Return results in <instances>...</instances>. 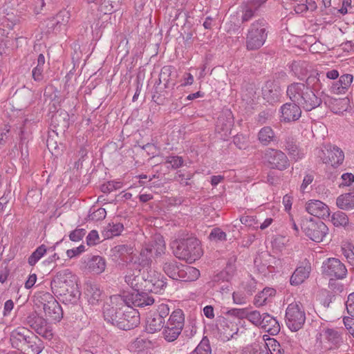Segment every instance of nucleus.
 Segmentation results:
<instances>
[{"mask_svg": "<svg viewBox=\"0 0 354 354\" xmlns=\"http://www.w3.org/2000/svg\"><path fill=\"white\" fill-rule=\"evenodd\" d=\"M10 341L13 348L24 354H39L44 348L43 341L24 327L13 330L10 335Z\"/></svg>", "mask_w": 354, "mask_h": 354, "instance_id": "f257e3e1", "label": "nucleus"}, {"mask_svg": "<svg viewBox=\"0 0 354 354\" xmlns=\"http://www.w3.org/2000/svg\"><path fill=\"white\" fill-rule=\"evenodd\" d=\"M71 272L64 270L57 273L51 281L50 286L55 295L62 297L63 302L76 303L80 297V292L74 286Z\"/></svg>", "mask_w": 354, "mask_h": 354, "instance_id": "f03ea898", "label": "nucleus"}, {"mask_svg": "<svg viewBox=\"0 0 354 354\" xmlns=\"http://www.w3.org/2000/svg\"><path fill=\"white\" fill-rule=\"evenodd\" d=\"M287 95L290 100L306 111H312L322 104V99L303 83L295 82L287 88Z\"/></svg>", "mask_w": 354, "mask_h": 354, "instance_id": "7ed1b4c3", "label": "nucleus"}, {"mask_svg": "<svg viewBox=\"0 0 354 354\" xmlns=\"http://www.w3.org/2000/svg\"><path fill=\"white\" fill-rule=\"evenodd\" d=\"M268 34V24L264 18L253 21L248 29L245 48L248 50H257L265 44Z\"/></svg>", "mask_w": 354, "mask_h": 354, "instance_id": "20e7f679", "label": "nucleus"}, {"mask_svg": "<svg viewBox=\"0 0 354 354\" xmlns=\"http://www.w3.org/2000/svg\"><path fill=\"white\" fill-rule=\"evenodd\" d=\"M174 253L179 259L192 263L201 258L203 250L198 239L195 237H188L176 242Z\"/></svg>", "mask_w": 354, "mask_h": 354, "instance_id": "39448f33", "label": "nucleus"}, {"mask_svg": "<svg viewBox=\"0 0 354 354\" xmlns=\"http://www.w3.org/2000/svg\"><path fill=\"white\" fill-rule=\"evenodd\" d=\"M185 325V316L182 310L172 312L162 331L165 339L169 342L175 341L182 333Z\"/></svg>", "mask_w": 354, "mask_h": 354, "instance_id": "423d86ee", "label": "nucleus"}, {"mask_svg": "<svg viewBox=\"0 0 354 354\" xmlns=\"http://www.w3.org/2000/svg\"><path fill=\"white\" fill-rule=\"evenodd\" d=\"M301 229L306 236L315 242H322L328 234V228L319 218H306L302 221Z\"/></svg>", "mask_w": 354, "mask_h": 354, "instance_id": "0eeeda50", "label": "nucleus"}, {"mask_svg": "<svg viewBox=\"0 0 354 354\" xmlns=\"http://www.w3.org/2000/svg\"><path fill=\"white\" fill-rule=\"evenodd\" d=\"M285 318L286 326L291 331L301 329L306 322V313L302 304L297 302L290 304L286 308Z\"/></svg>", "mask_w": 354, "mask_h": 354, "instance_id": "6e6552de", "label": "nucleus"}, {"mask_svg": "<svg viewBox=\"0 0 354 354\" xmlns=\"http://www.w3.org/2000/svg\"><path fill=\"white\" fill-rule=\"evenodd\" d=\"M263 159L265 164L272 169L284 171L290 166V160L281 150L266 148L263 152Z\"/></svg>", "mask_w": 354, "mask_h": 354, "instance_id": "1a4fd4ad", "label": "nucleus"}, {"mask_svg": "<svg viewBox=\"0 0 354 354\" xmlns=\"http://www.w3.org/2000/svg\"><path fill=\"white\" fill-rule=\"evenodd\" d=\"M142 279H144V288L153 292L160 293L163 290L166 286L167 279L160 272L153 270L151 268L142 270Z\"/></svg>", "mask_w": 354, "mask_h": 354, "instance_id": "9d476101", "label": "nucleus"}, {"mask_svg": "<svg viewBox=\"0 0 354 354\" xmlns=\"http://www.w3.org/2000/svg\"><path fill=\"white\" fill-rule=\"evenodd\" d=\"M27 324L38 335L46 339L50 340L53 337L51 325L37 312H31L26 317Z\"/></svg>", "mask_w": 354, "mask_h": 354, "instance_id": "9b49d317", "label": "nucleus"}, {"mask_svg": "<svg viewBox=\"0 0 354 354\" xmlns=\"http://www.w3.org/2000/svg\"><path fill=\"white\" fill-rule=\"evenodd\" d=\"M322 272L324 276L341 280L345 279L348 273L346 266L337 258L326 259L322 263Z\"/></svg>", "mask_w": 354, "mask_h": 354, "instance_id": "f8f14e48", "label": "nucleus"}, {"mask_svg": "<svg viewBox=\"0 0 354 354\" xmlns=\"http://www.w3.org/2000/svg\"><path fill=\"white\" fill-rule=\"evenodd\" d=\"M118 317L115 326L124 330H131L140 324V314L132 308L119 312Z\"/></svg>", "mask_w": 354, "mask_h": 354, "instance_id": "ddd939ff", "label": "nucleus"}, {"mask_svg": "<svg viewBox=\"0 0 354 354\" xmlns=\"http://www.w3.org/2000/svg\"><path fill=\"white\" fill-rule=\"evenodd\" d=\"M127 305L130 304L135 307L144 308L154 304V298L149 293L142 290L132 291L125 296Z\"/></svg>", "mask_w": 354, "mask_h": 354, "instance_id": "4468645a", "label": "nucleus"}, {"mask_svg": "<svg viewBox=\"0 0 354 354\" xmlns=\"http://www.w3.org/2000/svg\"><path fill=\"white\" fill-rule=\"evenodd\" d=\"M268 0H249L241 6V22L245 23L254 17Z\"/></svg>", "mask_w": 354, "mask_h": 354, "instance_id": "2eb2a0df", "label": "nucleus"}, {"mask_svg": "<svg viewBox=\"0 0 354 354\" xmlns=\"http://www.w3.org/2000/svg\"><path fill=\"white\" fill-rule=\"evenodd\" d=\"M327 156L324 150H319L318 156L321 158L323 163L329 164L333 167H336L342 163L344 155L343 151L337 147L333 146L326 150Z\"/></svg>", "mask_w": 354, "mask_h": 354, "instance_id": "dca6fc26", "label": "nucleus"}, {"mask_svg": "<svg viewBox=\"0 0 354 354\" xmlns=\"http://www.w3.org/2000/svg\"><path fill=\"white\" fill-rule=\"evenodd\" d=\"M50 126L53 131L58 134L65 132L69 127V114L63 109L57 110L51 117Z\"/></svg>", "mask_w": 354, "mask_h": 354, "instance_id": "f3484780", "label": "nucleus"}, {"mask_svg": "<svg viewBox=\"0 0 354 354\" xmlns=\"http://www.w3.org/2000/svg\"><path fill=\"white\" fill-rule=\"evenodd\" d=\"M113 257L118 264L125 265L133 263V249L127 245H117L113 250Z\"/></svg>", "mask_w": 354, "mask_h": 354, "instance_id": "a211bd4d", "label": "nucleus"}, {"mask_svg": "<svg viewBox=\"0 0 354 354\" xmlns=\"http://www.w3.org/2000/svg\"><path fill=\"white\" fill-rule=\"evenodd\" d=\"M306 210L315 218H324L330 215L328 207L319 200H310L306 204Z\"/></svg>", "mask_w": 354, "mask_h": 354, "instance_id": "6ab92c4d", "label": "nucleus"}, {"mask_svg": "<svg viewBox=\"0 0 354 354\" xmlns=\"http://www.w3.org/2000/svg\"><path fill=\"white\" fill-rule=\"evenodd\" d=\"M144 248L149 249V253L152 256V259L160 257L165 253L166 247L164 239L160 234H156L151 241L145 243Z\"/></svg>", "mask_w": 354, "mask_h": 354, "instance_id": "aec40b11", "label": "nucleus"}, {"mask_svg": "<svg viewBox=\"0 0 354 354\" xmlns=\"http://www.w3.org/2000/svg\"><path fill=\"white\" fill-rule=\"evenodd\" d=\"M283 148L295 161L302 159L305 156L304 149L298 146L297 140L292 136H287L285 138Z\"/></svg>", "mask_w": 354, "mask_h": 354, "instance_id": "412c9836", "label": "nucleus"}, {"mask_svg": "<svg viewBox=\"0 0 354 354\" xmlns=\"http://www.w3.org/2000/svg\"><path fill=\"white\" fill-rule=\"evenodd\" d=\"M281 117L284 122L298 120L301 115V109L295 102H287L281 107Z\"/></svg>", "mask_w": 354, "mask_h": 354, "instance_id": "4be33fe9", "label": "nucleus"}, {"mask_svg": "<svg viewBox=\"0 0 354 354\" xmlns=\"http://www.w3.org/2000/svg\"><path fill=\"white\" fill-rule=\"evenodd\" d=\"M326 84H328V82L326 81L325 73L313 71L307 77L304 84L313 91L317 92L322 89Z\"/></svg>", "mask_w": 354, "mask_h": 354, "instance_id": "5701e85b", "label": "nucleus"}, {"mask_svg": "<svg viewBox=\"0 0 354 354\" xmlns=\"http://www.w3.org/2000/svg\"><path fill=\"white\" fill-rule=\"evenodd\" d=\"M148 252H149V249L142 247L139 255L136 257L133 255V263L138 270V272H141L142 270L151 268L153 259L152 256Z\"/></svg>", "mask_w": 354, "mask_h": 354, "instance_id": "b1692460", "label": "nucleus"}, {"mask_svg": "<svg viewBox=\"0 0 354 354\" xmlns=\"http://www.w3.org/2000/svg\"><path fill=\"white\" fill-rule=\"evenodd\" d=\"M353 80L351 74H344L339 80L334 82L330 86V91L334 94H344L348 90Z\"/></svg>", "mask_w": 354, "mask_h": 354, "instance_id": "393cba45", "label": "nucleus"}, {"mask_svg": "<svg viewBox=\"0 0 354 354\" xmlns=\"http://www.w3.org/2000/svg\"><path fill=\"white\" fill-rule=\"evenodd\" d=\"M262 95L270 104L277 102L279 100V88L273 82L268 81L262 88Z\"/></svg>", "mask_w": 354, "mask_h": 354, "instance_id": "a878e982", "label": "nucleus"}, {"mask_svg": "<svg viewBox=\"0 0 354 354\" xmlns=\"http://www.w3.org/2000/svg\"><path fill=\"white\" fill-rule=\"evenodd\" d=\"M310 269L308 263H306L305 266H298L290 277V284L295 286L301 284L309 277Z\"/></svg>", "mask_w": 354, "mask_h": 354, "instance_id": "bb28decb", "label": "nucleus"}, {"mask_svg": "<svg viewBox=\"0 0 354 354\" xmlns=\"http://www.w3.org/2000/svg\"><path fill=\"white\" fill-rule=\"evenodd\" d=\"M85 295L91 305H96L101 300L102 290L98 284L91 282L86 283Z\"/></svg>", "mask_w": 354, "mask_h": 354, "instance_id": "cd10ccee", "label": "nucleus"}, {"mask_svg": "<svg viewBox=\"0 0 354 354\" xmlns=\"http://www.w3.org/2000/svg\"><path fill=\"white\" fill-rule=\"evenodd\" d=\"M106 268V261L100 256H93L88 259L86 268L88 272L99 274L103 272Z\"/></svg>", "mask_w": 354, "mask_h": 354, "instance_id": "c85d7f7f", "label": "nucleus"}, {"mask_svg": "<svg viewBox=\"0 0 354 354\" xmlns=\"http://www.w3.org/2000/svg\"><path fill=\"white\" fill-rule=\"evenodd\" d=\"M260 327L271 335H276L280 331L279 322L268 313H263V319Z\"/></svg>", "mask_w": 354, "mask_h": 354, "instance_id": "c756f323", "label": "nucleus"}, {"mask_svg": "<svg viewBox=\"0 0 354 354\" xmlns=\"http://www.w3.org/2000/svg\"><path fill=\"white\" fill-rule=\"evenodd\" d=\"M43 309L46 316L53 322H59L63 317L62 308L56 299Z\"/></svg>", "mask_w": 354, "mask_h": 354, "instance_id": "7c9ffc66", "label": "nucleus"}, {"mask_svg": "<svg viewBox=\"0 0 354 354\" xmlns=\"http://www.w3.org/2000/svg\"><path fill=\"white\" fill-rule=\"evenodd\" d=\"M337 206L344 210L354 209V188L349 192L339 195L336 199Z\"/></svg>", "mask_w": 354, "mask_h": 354, "instance_id": "2f4dec72", "label": "nucleus"}, {"mask_svg": "<svg viewBox=\"0 0 354 354\" xmlns=\"http://www.w3.org/2000/svg\"><path fill=\"white\" fill-rule=\"evenodd\" d=\"M257 140L263 146H268L277 140V137L273 129L266 126L262 127L258 132Z\"/></svg>", "mask_w": 354, "mask_h": 354, "instance_id": "473e14b6", "label": "nucleus"}, {"mask_svg": "<svg viewBox=\"0 0 354 354\" xmlns=\"http://www.w3.org/2000/svg\"><path fill=\"white\" fill-rule=\"evenodd\" d=\"M178 274V280L183 281H193L196 280L200 276V272L198 269L185 265H180Z\"/></svg>", "mask_w": 354, "mask_h": 354, "instance_id": "72a5a7b5", "label": "nucleus"}, {"mask_svg": "<svg viewBox=\"0 0 354 354\" xmlns=\"http://www.w3.org/2000/svg\"><path fill=\"white\" fill-rule=\"evenodd\" d=\"M348 100L347 98H333L328 97L325 101V104L328 106L330 109L335 113H341L346 111L348 107Z\"/></svg>", "mask_w": 354, "mask_h": 354, "instance_id": "f704fd0d", "label": "nucleus"}, {"mask_svg": "<svg viewBox=\"0 0 354 354\" xmlns=\"http://www.w3.org/2000/svg\"><path fill=\"white\" fill-rule=\"evenodd\" d=\"M232 125L233 121L230 114L226 118L221 115L216 121V129L219 133H222V136H227L231 134Z\"/></svg>", "mask_w": 354, "mask_h": 354, "instance_id": "c9c22d12", "label": "nucleus"}, {"mask_svg": "<svg viewBox=\"0 0 354 354\" xmlns=\"http://www.w3.org/2000/svg\"><path fill=\"white\" fill-rule=\"evenodd\" d=\"M165 319L160 318L155 313L150 315L147 319L146 329L149 333H154L164 328Z\"/></svg>", "mask_w": 354, "mask_h": 354, "instance_id": "e433bc0d", "label": "nucleus"}, {"mask_svg": "<svg viewBox=\"0 0 354 354\" xmlns=\"http://www.w3.org/2000/svg\"><path fill=\"white\" fill-rule=\"evenodd\" d=\"M125 282L131 287L132 291H140L142 290L144 279H142V272L138 274H129L124 277Z\"/></svg>", "mask_w": 354, "mask_h": 354, "instance_id": "4c0bfd02", "label": "nucleus"}, {"mask_svg": "<svg viewBox=\"0 0 354 354\" xmlns=\"http://www.w3.org/2000/svg\"><path fill=\"white\" fill-rule=\"evenodd\" d=\"M276 290L272 288H265L259 292L254 299V304L257 307H261L267 304L268 299L274 296Z\"/></svg>", "mask_w": 354, "mask_h": 354, "instance_id": "58836bf2", "label": "nucleus"}, {"mask_svg": "<svg viewBox=\"0 0 354 354\" xmlns=\"http://www.w3.org/2000/svg\"><path fill=\"white\" fill-rule=\"evenodd\" d=\"M180 265L174 261H167L164 263L162 270L165 273L174 280H178L179 277L178 271H180Z\"/></svg>", "mask_w": 354, "mask_h": 354, "instance_id": "ea45409f", "label": "nucleus"}, {"mask_svg": "<svg viewBox=\"0 0 354 354\" xmlns=\"http://www.w3.org/2000/svg\"><path fill=\"white\" fill-rule=\"evenodd\" d=\"M121 309H118L109 304H106L103 308V315L104 320L113 325H116V320H118L119 312Z\"/></svg>", "mask_w": 354, "mask_h": 354, "instance_id": "a19ab883", "label": "nucleus"}, {"mask_svg": "<svg viewBox=\"0 0 354 354\" xmlns=\"http://www.w3.org/2000/svg\"><path fill=\"white\" fill-rule=\"evenodd\" d=\"M124 230V225L120 222L110 223L106 227L103 235L105 239H110L113 236H119Z\"/></svg>", "mask_w": 354, "mask_h": 354, "instance_id": "79ce46f5", "label": "nucleus"}, {"mask_svg": "<svg viewBox=\"0 0 354 354\" xmlns=\"http://www.w3.org/2000/svg\"><path fill=\"white\" fill-rule=\"evenodd\" d=\"M60 0H36L33 4V10L36 15L40 14L43 10H50L53 6Z\"/></svg>", "mask_w": 354, "mask_h": 354, "instance_id": "37998d69", "label": "nucleus"}, {"mask_svg": "<svg viewBox=\"0 0 354 354\" xmlns=\"http://www.w3.org/2000/svg\"><path fill=\"white\" fill-rule=\"evenodd\" d=\"M171 73L172 68L170 66H165L162 68L160 73L159 74L160 76V82H162L164 84V88H169L170 84L172 85V88L176 85L174 82H171Z\"/></svg>", "mask_w": 354, "mask_h": 354, "instance_id": "c03bdc74", "label": "nucleus"}, {"mask_svg": "<svg viewBox=\"0 0 354 354\" xmlns=\"http://www.w3.org/2000/svg\"><path fill=\"white\" fill-rule=\"evenodd\" d=\"M337 280L338 279L335 278H330L328 281V288L329 289V292L333 294V295H328L330 301H332L333 297L341 294L344 290V284Z\"/></svg>", "mask_w": 354, "mask_h": 354, "instance_id": "a18cd8bd", "label": "nucleus"}, {"mask_svg": "<svg viewBox=\"0 0 354 354\" xmlns=\"http://www.w3.org/2000/svg\"><path fill=\"white\" fill-rule=\"evenodd\" d=\"M258 98L257 89L253 85H250L243 91L242 100L248 104H252Z\"/></svg>", "mask_w": 354, "mask_h": 354, "instance_id": "49530a36", "label": "nucleus"}, {"mask_svg": "<svg viewBox=\"0 0 354 354\" xmlns=\"http://www.w3.org/2000/svg\"><path fill=\"white\" fill-rule=\"evenodd\" d=\"M43 25L44 26V29L48 34H56L62 30L53 17L45 20Z\"/></svg>", "mask_w": 354, "mask_h": 354, "instance_id": "de8ad7c7", "label": "nucleus"}, {"mask_svg": "<svg viewBox=\"0 0 354 354\" xmlns=\"http://www.w3.org/2000/svg\"><path fill=\"white\" fill-rule=\"evenodd\" d=\"M331 222L336 227L346 226L348 223V218L344 212L337 211L333 214Z\"/></svg>", "mask_w": 354, "mask_h": 354, "instance_id": "09e8293b", "label": "nucleus"}, {"mask_svg": "<svg viewBox=\"0 0 354 354\" xmlns=\"http://www.w3.org/2000/svg\"><path fill=\"white\" fill-rule=\"evenodd\" d=\"M212 348L209 340L207 337H204L197 347L191 354H211Z\"/></svg>", "mask_w": 354, "mask_h": 354, "instance_id": "8fccbe9b", "label": "nucleus"}, {"mask_svg": "<svg viewBox=\"0 0 354 354\" xmlns=\"http://www.w3.org/2000/svg\"><path fill=\"white\" fill-rule=\"evenodd\" d=\"M47 249L44 245L39 246L28 257V262L30 266H35L46 254Z\"/></svg>", "mask_w": 354, "mask_h": 354, "instance_id": "3c124183", "label": "nucleus"}, {"mask_svg": "<svg viewBox=\"0 0 354 354\" xmlns=\"http://www.w3.org/2000/svg\"><path fill=\"white\" fill-rule=\"evenodd\" d=\"M236 272V267L232 262H228L225 270L221 272L218 275V279H223V281H229L234 276Z\"/></svg>", "mask_w": 354, "mask_h": 354, "instance_id": "603ef678", "label": "nucleus"}, {"mask_svg": "<svg viewBox=\"0 0 354 354\" xmlns=\"http://www.w3.org/2000/svg\"><path fill=\"white\" fill-rule=\"evenodd\" d=\"M326 339L334 345L339 344L342 339L341 334L333 328H327L324 331Z\"/></svg>", "mask_w": 354, "mask_h": 354, "instance_id": "864d4df0", "label": "nucleus"}, {"mask_svg": "<svg viewBox=\"0 0 354 354\" xmlns=\"http://www.w3.org/2000/svg\"><path fill=\"white\" fill-rule=\"evenodd\" d=\"M106 216V211L104 208H95V207H93L90 209L88 215L90 220L95 221L103 220L105 218Z\"/></svg>", "mask_w": 354, "mask_h": 354, "instance_id": "5fc2aeb1", "label": "nucleus"}, {"mask_svg": "<svg viewBox=\"0 0 354 354\" xmlns=\"http://www.w3.org/2000/svg\"><path fill=\"white\" fill-rule=\"evenodd\" d=\"M266 344L270 354H284L283 349L275 339L269 337L266 339Z\"/></svg>", "mask_w": 354, "mask_h": 354, "instance_id": "6e6d98bb", "label": "nucleus"}, {"mask_svg": "<svg viewBox=\"0 0 354 354\" xmlns=\"http://www.w3.org/2000/svg\"><path fill=\"white\" fill-rule=\"evenodd\" d=\"M20 21V19L19 17L13 15V14H7L2 19L1 24L3 27H6L9 29H12L15 26H17Z\"/></svg>", "mask_w": 354, "mask_h": 354, "instance_id": "4d7b16f0", "label": "nucleus"}, {"mask_svg": "<svg viewBox=\"0 0 354 354\" xmlns=\"http://www.w3.org/2000/svg\"><path fill=\"white\" fill-rule=\"evenodd\" d=\"M246 319L256 326L260 327L263 319V314L261 315L258 310L248 311Z\"/></svg>", "mask_w": 354, "mask_h": 354, "instance_id": "13d9d810", "label": "nucleus"}, {"mask_svg": "<svg viewBox=\"0 0 354 354\" xmlns=\"http://www.w3.org/2000/svg\"><path fill=\"white\" fill-rule=\"evenodd\" d=\"M57 21L59 26L62 29L63 27H65L71 18V14L69 11L66 10H61L58 12L55 17H53Z\"/></svg>", "mask_w": 354, "mask_h": 354, "instance_id": "bf43d9fd", "label": "nucleus"}, {"mask_svg": "<svg viewBox=\"0 0 354 354\" xmlns=\"http://www.w3.org/2000/svg\"><path fill=\"white\" fill-rule=\"evenodd\" d=\"M209 239L212 241H222L226 240L227 235L225 232L222 231L220 228L215 227L212 230L209 235Z\"/></svg>", "mask_w": 354, "mask_h": 354, "instance_id": "052dcab7", "label": "nucleus"}, {"mask_svg": "<svg viewBox=\"0 0 354 354\" xmlns=\"http://www.w3.org/2000/svg\"><path fill=\"white\" fill-rule=\"evenodd\" d=\"M165 164H170L173 169L180 167L183 164V159L181 156H170L167 157Z\"/></svg>", "mask_w": 354, "mask_h": 354, "instance_id": "680f3d73", "label": "nucleus"}, {"mask_svg": "<svg viewBox=\"0 0 354 354\" xmlns=\"http://www.w3.org/2000/svg\"><path fill=\"white\" fill-rule=\"evenodd\" d=\"M267 344H266L265 339H263L261 342L254 343L248 348L249 354H261L264 349L267 348Z\"/></svg>", "mask_w": 354, "mask_h": 354, "instance_id": "e2e57ef3", "label": "nucleus"}, {"mask_svg": "<svg viewBox=\"0 0 354 354\" xmlns=\"http://www.w3.org/2000/svg\"><path fill=\"white\" fill-rule=\"evenodd\" d=\"M248 309V308H232L227 311V314L230 316L239 318L246 319Z\"/></svg>", "mask_w": 354, "mask_h": 354, "instance_id": "0e129e2a", "label": "nucleus"}, {"mask_svg": "<svg viewBox=\"0 0 354 354\" xmlns=\"http://www.w3.org/2000/svg\"><path fill=\"white\" fill-rule=\"evenodd\" d=\"M55 300L54 297L49 292H41L39 293V301L43 305V308Z\"/></svg>", "mask_w": 354, "mask_h": 354, "instance_id": "69168bd1", "label": "nucleus"}, {"mask_svg": "<svg viewBox=\"0 0 354 354\" xmlns=\"http://www.w3.org/2000/svg\"><path fill=\"white\" fill-rule=\"evenodd\" d=\"M341 180L339 187H348L354 182V175L351 173H344L342 175Z\"/></svg>", "mask_w": 354, "mask_h": 354, "instance_id": "338daca9", "label": "nucleus"}, {"mask_svg": "<svg viewBox=\"0 0 354 354\" xmlns=\"http://www.w3.org/2000/svg\"><path fill=\"white\" fill-rule=\"evenodd\" d=\"M346 308L348 314L351 317H354V292L348 295Z\"/></svg>", "mask_w": 354, "mask_h": 354, "instance_id": "774afa93", "label": "nucleus"}]
</instances>
